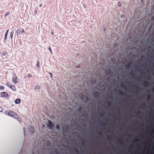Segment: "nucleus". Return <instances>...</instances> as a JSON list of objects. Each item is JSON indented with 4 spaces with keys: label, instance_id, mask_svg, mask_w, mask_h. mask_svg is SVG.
<instances>
[{
    "label": "nucleus",
    "instance_id": "obj_1",
    "mask_svg": "<svg viewBox=\"0 0 154 154\" xmlns=\"http://www.w3.org/2000/svg\"><path fill=\"white\" fill-rule=\"evenodd\" d=\"M8 114V115L15 118H17L18 117V116L17 114L13 111H9Z\"/></svg>",
    "mask_w": 154,
    "mask_h": 154
},
{
    "label": "nucleus",
    "instance_id": "obj_2",
    "mask_svg": "<svg viewBox=\"0 0 154 154\" xmlns=\"http://www.w3.org/2000/svg\"><path fill=\"white\" fill-rule=\"evenodd\" d=\"M47 126L50 129H53L54 127V125L53 124L52 122L49 120H48V123L47 125Z\"/></svg>",
    "mask_w": 154,
    "mask_h": 154
},
{
    "label": "nucleus",
    "instance_id": "obj_3",
    "mask_svg": "<svg viewBox=\"0 0 154 154\" xmlns=\"http://www.w3.org/2000/svg\"><path fill=\"white\" fill-rule=\"evenodd\" d=\"M1 97H2L7 98L8 97V95L5 92H2L1 93Z\"/></svg>",
    "mask_w": 154,
    "mask_h": 154
},
{
    "label": "nucleus",
    "instance_id": "obj_4",
    "mask_svg": "<svg viewBox=\"0 0 154 154\" xmlns=\"http://www.w3.org/2000/svg\"><path fill=\"white\" fill-rule=\"evenodd\" d=\"M28 130L29 132L32 134L33 133L34 131V128L31 126H30L29 127Z\"/></svg>",
    "mask_w": 154,
    "mask_h": 154
},
{
    "label": "nucleus",
    "instance_id": "obj_5",
    "mask_svg": "<svg viewBox=\"0 0 154 154\" xmlns=\"http://www.w3.org/2000/svg\"><path fill=\"white\" fill-rule=\"evenodd\" d=\"M131 63L132 62H129L127 64H126L125 65V68L127 69H128L129 68Z\"/></svg>",
    "mask_w": 154,
    "mask_h": 154
},
{
    "label": "nucleus",
    "instance_id": "obj_6",
    "mask_svg": "<svg viewBox=\"0 0 154 154\" xmlns=\"http://www.w3.org/2000/svg\"><path fill=\"white\" fill-rule=\"evenodd\" d=\"M63 129L64 131L67 132L69 130V128L66 126H64L63 127Z\"/></svg>",
    "mask_w": 154,
    "mask_h": 154
},
{
    "label": "nucleus",
    "instance_id": "obj_7",
    "mask_svg": "<svg viewBox=\"0 0 154 154\" xmlns=\"http://www.w3.org/2000/svg\"><path fill=\"white\" fill-rule=\"evenodd\" d=\"M17 78L16 75H15V77L13 78L12 81L15 84L17 83L18 82V81H17Z\"/></svg>",
    "mask_w": 154,
    "mask_h": 154
},
{
    "label": "nucleus",
    "instance_id": "obj_8",
    "mask_svg": "<svg viewBox=\"0 0 154 154\" xmlns=\"http://www.w3.org/2000/svg\"><path fill=\"white\" fill-rule=\"evenodd\" d=\"M9 87L12 90L15 91L16 90V88L15 86L12 85H10V86H9Z\"/></svg>",
    "mask_w": 154,
    "mask_h": 154
},
{
    "label": "nucleus",
    "instance_id": "obj_9",
    "mask_svg": "<svg viewBox=\"0 0 154 154\" xmlns=\"http://www.w3.org/2000/svg\"><path fill=\"white\" fill-rule=\"evenodd\" d=\"M21 100L19 99H17L15 100V103L17 104L20 103Z\"/></svg>",
    "mask_w": 154,
    "mask_h": 154
},
{
    "label": "nucleus",
    "instance_id": "obj_10",
    "mask_svg": "<svg viewBox=\"0 0 154 154\" xmlns=\"http://www.w3.org/2000/svg\"><path fill=\"white\" fill-rule=\"evenodd\" d=\"M106 74L108 75H109L110 74V70L109 69H108L105 71Z\"/></svg>",
    "mask_w": 154,
    "mask_h": 154
},
{
    "label": "nucleus",
    "instance_id": "obj_11",
    "mask_svg": "<svg viewBox=\"0 0 154 154\" xmlns=\"http://www.w3.org/2000/svg\"><path fill=\"white\" fill-rule=\"evenodd\" d=\"M94 95L95 97H97L99 96V94L97 92H94Z\"/></svg>",
    "mask_w": 154,
    "mask_h": 154
},
{
    "label": "nucleus",
    "instance_id": "obj_12",
    "mask_svg": "<svg viewBox=\"0 0 154 154\" xmlns=\"http://www.w3.org/2000/svg\"><path fill=\"white\" fill-rule=\"evenodd\" d=\"M14 30H12L11 32L10 37H11V39H12L13 38V34L14 33Z\"/></svg>",
    "mask_w": 154,
    "mask_h": 154
},
{
    "label": "nucleus",
    "instance_id": "obj_13",
    "mask_svg": "<svg viewBox=\"0 0 154 154\" xmlns=\"http://www.w3.org/2000/svg\"><path fill=\"white\" fill-rule=\"evenodd\" d=\"M5 87L1 85L0 86V90H3L4 89Z\"/></svg>",
    "mask_w": 154,
    "mask_h": 154
},
{
    "label": "nucleus",
    "instance_id": "obj_14",
    "mask_svg": "<svg viewBox=\"0 0 154 154\" xmlns=\"http://www.w3.org/2000/svg\"><path fill=\"white\" fill-rule=\"evenodd\" d=\"M20 29H18L17 30V32H16L17 35H18L20 33Z\"/></svg>",
    "mask_w": 154,
    "mask_h": 154
},
{
    "label": "nucleus",
    "instance_id": "obj_15",
    "mask_svg": "<svg viewBox=\"0 0 154 154\" xmlns=\"http://www.w3.org/2000/svg\"><path fill=\"white\" fill-rule=\"evenodd\" d=\"M36 66H37V67L38 68H39V66H40V63L38 62V61L37 62V64H36Z\"/></svg>",
    "mask_w": 154,
    "mask_h": 154
},
{
    "label": "nucleus",
    "instance_id": "obj_16",
    "mask_svg": "<svg viewBox=\"0 0 154 154\" xmlns=\"http://www.w3.org/2000/svg\"><path fill=\"white\" fill-rule=\"evenodd\" d=\"M10 14V12H7V13H6L5 14V17H6L7 15H9Z\"/></svg>",
    "mask_w": 154,
    "mask_h": 154
},
{
    "label": "nucleus",
    "instance_id": "obj_17",
    "mask_svg": "<svg viewBox=\"0 0 154 154\" xmlns=\"http://www.w3.org/2000/svg\"><path fill=\"white\" fill-rule=\"evenodd\" d=\"M60 126L58 125H57L56 126V128L57 130H59L60 128Z\"/></svg>",
    "mask_w": 154,
    "mask_h": 154
},
{
    "label": "nucleus",
    "instance_id": "obj_18",
    "mask_svg": "<svg viewBox=\"0 0 154 154\" xmlns=\"http://www.w3.org/2000/svg\"><path fill=\"white\" fill-rule=\"evenodd\" d=\"M144 85L146 86H147V85H148V82L146 81H145L144 82Z\"/></svg>",
    "mask_w": 154,
    "mask_h": 154
},
{
    "label": "nucleus",
    "instance_id": "obj_19",
    "mask_svg": "<svg viewBox=\"0 0 154 154\" xmlns=\"http://www.w3.org/2000/svg\"><path fill=\"white\" fill-rule=\"evenodd\" d=\"M119 92L121 95L122 96H123L124 95V93L122 92V91H119Z\"/></svg>",
    "mask_w": 154,
    "mask_h": 154
},
{
    "label": "nucleus",
    "instance_id": "obj_20",
    "mask_svg": "<svg viewBox=\"0 0 154 154\" xmlns=\"http://www.w3.org/2000/svg\"><path fill=\"white\" fill-rule=\"evenodd\" d=\"M23 33H25V31L23 29H21V33L22 34Z\"/></svg>",
    "mask_w": 154,
    "mask_h": 154
},
{
    "label": "nucleus",
    "instance_id": "obj_21",
    "mask_svg": "<svg viewBox=\"0 0 154 154\" xmlns=\"http://www.w3.org/2000/svg\"><path fill=\"white\" fill-rule=\"evenodd\" d=\"M150 97V96L149 94H148L147 95V99L149 100Z\"/></svg>",
    "mask_w": 154,
    "mask_h": 154
},
{
    "label": "nucleus",
    "instance_id": "obj_22",
    "mask_svg": "<svg viewBox=\"0 0 154 154\" xmlns=\"http://www.w3.org/2000/svg\"><path fill=\"white\" fill-rule=\"evenodd\" d=\"M82 107H79L78 109V111L80 112L82 110Z\"/></svg>",
    "mask_w": 154,
    "mask_h": 154
},
{
    "label": "nucleus",
    "instance_id": "obj_23",
    "mask_svg": "<svg viewBox=\"0 0 154 154\" xmlns=\"http://www.w3.org/2000/svg\"><path fill=\"white\" fill-rule=\"evenodd\" d=\"M104 115H105V113H101L100 116L101 117H103L104 116Z\"/></svg>",
    "mask_w": 154,
    "mask_h": 154
},
{
    "label": "nucleus",
    "instance_id": "obj_24",
    "mask_svg": "<svg viewBox=\"0 0 154 154\" xmlns=\"http://www.w3.org/2000/svg\"><path fill=\"white\" fill-rule=\"evenodd\" d=\"M6 53L5 52H4L2 53V55L5 56L6 55Z\"/></svg>",
    "mask_w": 154,
    "mask_h": 154
},
{
    "label": "nucleus",
    "instance_id": "obj_25",
    "mask_svg": "<svg viewBox=\"0 0 154 154\" xmlns=\"http://www.w3.org/2000/svg\"><path fill=\"white\" fill-rule=\"evenodd\" d=\"M48 49L50 51L51 53L52 54V51L51 48V47H49L48 48Z\"/></svg>",
    "mask_w": 154,
    "mask_h": 154
},
{
    "label": "nucleus",
    "instance_id": "obj_26",
    "mask_svg": "<svg viewBox=\"0 0 154 154\" xmlns=\"http://www.w3.org/2000/svg\"><path fill=\"white\" fill-rule=\"evenodd\" d=\"M118 142L119 143H122V139H119Z\"/></svg>",
    "mask_w": 154,
    "mask_h": 154
},
{
    "label": "nucleus",
    "instance_id": "obj_27",
    "mask_svg": "<svg viewBox=\"0 0 154 154\" xmlns=\"http://www.w3.org/2000/svg\"><path fill=\"white\" fill-rule=\"evenodd\" d=\"M75 152L76 153H77V154L79 153V151L77 150L76 149H75Z\"/></svg>",
    "mask_w": 154,
    "mask_h": 154
},
{
    "label": "nucleus",
    "instance_id": "obj_28",
    "mask_svg": "<svg viewBox=\"0 0 154 154\" xmlns=\"http://www.w3.org/2000/svg\"><path fill=\"white\" fill-rule=\"evenodd\" d=\"M75 152L76 153H77V154L79 153V151L77 150L76 149H75Z\"/></svg>",
    "mask_w": 154,
    "mask_h": 154
},
{
    "label": "nucleus",
    "instance_id": "obj_29",
    "mask_svg": "<svg viewBox=\"0 0 154 154\" xmlns=\"http://www.w3.org/2000/svg\"><path fill=\"white\" fill-rule=\"evenodd\" d=\"M27 77H28V78H30L31 77H32V76L30 74H29L27 75Z\"/></svg>",
    "mask_w": 154,
    "mask_h": 154
},
{
    "label": "nucleus",
    "instance_id": "obj_30",
    "mask_svg": "<svg viewBox=\"0 0 154 154\" xmlns=\"http://www.w3.org/2000/svg\"><path fill=\"white\" fill-rule=\"evenodd\" d=\"M8 31H9V29H8V30H7V31H6V32H5V35H7V36Z\"/></svg>",
    "mask_w": 154,
    "mask_h": 154
},
{
    "label": "nucleus",
    "instance_id": "obj_31",
    "mask_svg": "<svg viewBox=\"0 0 154 154\" xmlns=\"http://www.w3.org/2000/svg\"><path fill=\"white\" fill-rule=\"evenodd\" d=\"M111 139V137L109 136H108L107 137V140H108L109 141Z\"/></svg>",
    "mask_w": 154,
    "mask_h": 154
},
{
    "label": "nucleus",
    "instance_id": "obj_32",
    "mask_svg": "<svg viewBox=\"0 0 154 154\" xmlns=\"http://www.w3.org/2000/svg\"><path fill=\"white\" fill-rule=\"evenodd\" d=\"M7 85L9 87V86H10V85H11L9 83H6Z\"/></svg>",
    "mask_w": 154,
    "mask_h": 154
},
{
    "label": "nucleus",
    "instance_id": "obj_33",
    "mask_svg": "<svg viewBox=\"0 0 154 154\" xmlns=\"http://www.w3.org/2000/svg\"><path fill=\"white\" fill-rule=\"evenodd\" d=\"M118 5L120 7L121 6V3L120 2H118Z\"/></svg>",
    "mask_w": 154,
    "mask_h": 154
},
{
    "label": "nucleus",
    "instance_id": "obj_34",
    "mask_svg": "<svg viewBox=\"0 0 154 154\" xmlns=\"http://www.w3.org/2000/svg\"><path fill=\"white\" fill-rule=\"evenodd\" d=\"M125 17V15L124 14H122L121 16V18H123Z\"/></svg>",
    "mask_w": 154,
    "mask_h": 154
},
{
    "label": "nucleus",
    "instance_id": "obj_35",
    "mask_svg": "<svg viewBox=\"0 0 154 154\" xmlns=\"http://www.w3.org/2000/svg\"><path fill=\"white\" fill-rule=\"evenodd\" d=\"M3 111V109L2 108L0 107V112H2Z\"/></svg>",
    "mask_w": 154,
    "mask_h": 154
},
{
    "label": "nucleus",
    "instance_id": "obj_36",
    "mask_svg": "<svg viewBox=\"0 0 154 154\" xmlns=\"http://www.w3.org/2000/svg\"><path fill=\"white\" fill-rule=\"evenodd\" d=\"M101 125L102 126H104L106 125V124L104 122H103L102 124H101Z\"/></svg>",
    "mask_w": 154,
    "mask_h": 154
},
{
    "label": "nucleus",
    "instance_id": "obj_37",
    "mask_svg": "<svg viewBox=\"0 0 154 154\" xmlns=\"http://www.w3.org/2000/svg\"><path fill=\"white\" fill-rule=\"evenodd\" d=\"M108 105L109 106H111V103L109 102L108 103Z\"/></svg>",
    "mask_w": 154,
    "mask_h": 154
},
{
    "label": "nucleus",
    "instance_id": "obj_38",
    "mask_svg": "<svg viewBox=\"0 0 154 154\" xmlns=\"http://www.w3.org/2000/svg\"><path fill=\"white\" fill-rule=\"evenodd\" d=\"M81 144H82L83 145H84V140H82V142L81 143Z\"/></svg>",
    "mask_w": 154,
    "mask_h": 154
},
{
    "label": "nucleus",
    "instance_id": "obj_39",
    "mask_svg": "<svg viewBox=\"0 0 154 154\" xmlns=\"http://www.w3.org/2000/svg\"><path fill=\"white\" fill-rule=\"evenodd\" d=\"M49 74L50 75L51 78H52V74L51 73H49Z\"/></svg>",
    "mask_w": 154,
    "mask_h": 154
},
{
    "label": "nucleus",
    "instance_id": "obj_40",
    "mask_svg": "<svg viewBox=\"0 0 154 154\" xmlns=\"http://www.w3.org/2000/svg\"><path fill=\"white\" fill-rule=\"evenodd\" d=\"M83 6V7L85 8H86V5L85 4Z\"/></svg>",
    "mask_w": 154,
    "mask_h": 154
},
{
    "label": "nucleus",
    "instance_id": "obj_41",
    "mask_svg": "<svg viewBox=\"0 0 154 154\" xmlns=\"http://www.w3.org/2000/svg\"><path fill=\"white\" fill-rule=\"evenodd\" d=\"M7 37V35H5V40L6 39Z\"/></svg>",
    "mask_w": 154,
    "mask_h": 154
},
{
    "label": "nucleus",
    "instance_id": "obj_42",
    "mask_svg": "<svg viewBox=\"0 0 154 154\" xmlns=\"http://www.w3.org/2000/svg\"><path fill=\"white\" fill-rule=\"evenodd\" d=\"M152 20H154V17H152Z\"/></svg>",
    "mask_w": 154,
    "mask_h": 154
},
{
    "label": "nucleus",
    "instance_id": "obj_43",
    "mask_svg": "<svg viewBox=\"0 0 154 154\" xmlns=\"http://www.w3.org/2000/svg\"><path fill=\"white\" fill-rule=\"evenodd\" d=\"M121 86H122L123 87H124V88H125V87L123 85H121Z\"/></svg>",
    "mask_w": 154,
    "mask_h": 154
},
{
    "label": "nucleus",
    "instance_id": "obj_44",
    "mask_svg": "<svg viewBox=\"0 0 154 154\" xmlns=\"http://www.w3.org/2000/svg\"><path fill=\"white\" fill-rule=\"evenodd\" d=\"M136 140V141H138L139 140H138V139H136V140Z\"/></svg>",
    "mask_w": 154,
    "mask_h": 154
},
{
    "label": "nucleus",
    "instance_id": "obj_45",
    "mask_svg": "<svg viewBox=\"0 0 154 154\" xmlns=\"http://www.w3.org/2000/svg\"><path fill=\"white\" fill-rule=\"evenodd\" d=\"M42 5V4H41L40 5V6H39V7H41Z\"/></svg>",
    "mask_w": 154,
    "mask_h": 154
},
{
    "label": "nucleus",
    "instance_id": "obj_46",
    "mask_svg": "<svg viewBox=\"0 0 154 154\" xmlns=\"http://www.w3.org/2000/svg\"><path fill=\"white\" fill-rule=\"evenodd\" d=\"M50 143H47L46 144V145H47V146H48V144H49Z\"/></svg>",
    "mask_w": 154,
    "mask_h": 154
},
{
    "label": "nucleus",
    "instance_id": "obj_47",
    "mask_svg": "<svg viewBox=\"0 0 154 154\" xmlns=\"http://www.w3.org/2000/svg\"><path fill=\"white\" fill-rule=\"evenodd\" d=\"M36 13H37V11H35V14H36Z\"/></svg>",
    "mask_w": 154,
    "mask_h": 154
},
{
    "label": "nucleus",
    "instance_id": "obj_48",
    "mask_svg": "<svg viewBox=\"0 0 154 154\" xmlns=\"http://www.w3.org/2000/svg\"><path fill=\"white\" fill-rule=\"evenodd\" d=\"M51 34H54V33L52 32H51Z\"/></svg>",
    "mask_w": 154,
    "mask_h": 154
},
{
    "label": "nucleus",
    "instance_id": "obj_49",
    "mask_svg": "<svg viewBox=\"0 0 154 154\" xmlns=\"http://www.w3.org/2000/svg\"><path fill=\"white\" fill-rule=\"evenodd\" d=\"M147 72L148 73V72H149V70H148L147 71Z\"/></svg>",
    "mask_w": 154,
    "mask_h": 154
},
{
    "label": "nucleus",
    "instance_id": "obj_50",
    "mask_svg": "<svg viewBox=\"0 0 154 154\" xmlns=\"http://www.w3.org/2000/svg\"><path fill=\"white\" fill-rule=\"evenodd\" d=\"M113 59H112V60H111V61H112V62H113Z\"/></svg>",
    "mask_w": 154,
    "mask_h": 154
},
{
    "label": "nucleus",
    "instance_id": "obj_51",
    "mask_svg": "<svg viewBox=\"0 0 154 154\" xmlns=\"http://www.w3.org/2000/svg\"><path fill=\"white\" fill-rule=\"evenodd\" d=\"M94 81L95 82H96V81L95 80H94Z\"/></svg>",
    "mask_w": 154,
    "mask_h": 154
},
{
    "label": "nucleus",
    "instance_id": "obj_52",
    "mask_svg": "<svg viewBox=\"0 0 154 154\" xmlns=\"http://www.w3.org/2000/svg\"><path fill=\"white\" fill-rule=\"evenodd\" d=\"M153 67H154V64H153Z\"/></svg>",
    "mask_w": 154,
    "mask_h": 154
},
{
    "label": "nucleus",
    "instance_id": "obj_53",
    "mask_svg": "<svg viewBox=\"0 0 154 154\" xmlns=\"http://www.w3.org/2000/svg\"><path fill=\"white\" fill-rule=\"evenodd\" d=\"M23 130H24V131H25V130H24V128H23Z\"/></svg>",
    "mask_w": 154,
    "mask_h": 154
},
{
    "label": "nucleus",
    "instance_id": "obj_54",
    "mask_svg": "<svg viewBox=\"0 0 154 154\" xmlns=\"http://www.w3.org/2000/svg\"><path fill=\"white\" fill-rule=\"evenodd\" d=\"M37 88H38V89H39V87L38 88V87H37Z\"/></svg>",
    "mask_w": 154,
    "mask_h": 154
},
{
    "label": "nucleus",
    "instance_id": "obj_55",
    "mask_svg": "<svg viewBox=\"0 0 154 154\" xmlns=\"http://www.w3.org/2000/svg\"><path fill=\"white\" fill-rule=\"evenodd\" d=\"M37 88H38V89H39V87L38 88V87H37Z\"/></svg>",
    "mask_w": 154,
    "mask_h": 154
},
{
    "label": "nucleus",
    "instance_id": "obj_56",
    "mask_svg": "<svg viewBox=\"0 0 154 154\" xmlns=\"http://www.w3.org/2000/svg\"><path fill=\"white\" fill-rule=\"evenodd\" d=\"M33 154H34V153H33Z\"/></svg>",
    "mask_w": 154,
    "mask_h": 154
}]
</instances>
